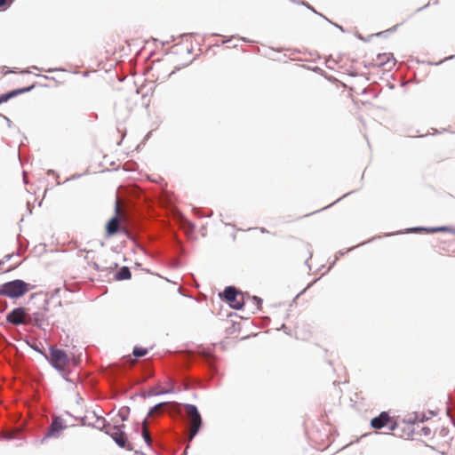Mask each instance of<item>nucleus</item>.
Segmentation results:
<instances>
[{"label": "nucleus", "instance_id": "obj_11", "mask_svg": "<svg viewBox=\"0 0 455 455\" xmlns=\"http://www.w3.org/2000/svg\"><path fill=\"white\" fill-rule=\"evenodd\" d=\"M34 87H35V84H33L29 87L22 88V89H16V90L9 92L7 93L2 94V95H0V104L7 102L9 100H11L18 95H20L24 92H29Z\"/></svg>", "mask_w": 455, "mask_h": 455}, {"label": "nucleus", "instance_id": "obj_12", "mask_svg": "<svg viewBox=\"0 0 455 455\" xmlns=\"http://www.w3.org/2000/svg\"><path fill=\"white\" fill-rule=\"evenodd\" d=\"M376 63L379 66L391 68L395 65V58L390 52L379 53L377 55Z\"/></svg>", "mask_w": 455, "mask_h": 455}, {"label": "nucleus", "instance_id": "obj_21", "mask_svg": "<svg viewBox=\"0 0 455 455\" xmlns=\"http://www.w3.org/2000/svg\"><path fill=\"white\" fill-rule=\"evenodd\" d=\"M92 267L97 271H103V267H100L98 263L92 262Z\"/></svg>", "mask_w": 455, "mask_h": 455}, {"label": "nucleus", "instance_id": "obj_24", "mask_svg": "<svg viewBox=\"0 0 455 455\" xmlns=\"http://www.w3.org/2000/svg\"><path fill=\"white\" fill-rule=\"evenodd\" d=\"M174 49H175V52H180L181 50V46L180 45H176Z\"/></svg>", "mask_w": 455, "mask_h": 455}, {"label": "nucleus", "instance_id": "obj_6", "mask_svg": "<svg viewBox=\"0 0 455 455\" xmlns=\"http://www.w3.org/2000/svg\"><path fill=\"white\" fill-rule=\"evenodd\" d=\"M223 297L231 307L241 309L244 305L246 296L235 287L228 286L223 291Z\"/></svg>", "mask_w": 455, "mask_h": 455}, {"label": "nucleus", "instance_id": "obj_18", "mask_svg": "<svg viewBox=\"0 0 455 455\" xmlns=\"http://www.w3.org/2000/svg\"><path fill=\"white\" fill-rule=\"evenodd\" d=\"M148 353V350L146 348L142 347H135L133 349V355L136 357H140L146 355Z\"/></svg>", "mask_w": 455, "mask_h": 455}, {"label": "nucleus", "instance_id": "obj_3", "mask_svg": "<svg viewBox=\"0 0 455 455\" xmlns=\"http://www.w3.org/2000/svg\"><path fill=\"white\" fill-rule=\"evenodd\" d=\"M45 357L51 365L60 372L65 371L70 363L68 355L64 350L55 347H50L49 355H45Z\"/></svg>", "mask_w": 455, "mask_h": 455}, {"label": "nucleus", "instance_id": "obj_2", "mask_svg": "<svg viewBox=\"0 0 455 455\" xmlns=\"http://www.w3.org/2000/svg\"><path fill=\"white\" fill-rule=\"evenodd\" d=\"M184 410L187 414V419L189 427L188 441L191 442L193 438L199 432L202 426V417L196 406L193 404H185Z\"/></svg>", "mask_w": 455, "mask_h": 455}, {"label": "nucleus", "instance_id": "obj_19", "mask_svg": "<svg viewBox=\"0 0 455 455\" xmlns=\"http://www.w3.org/2000/svg\"><path fill=\"white\" fill-rule=\"evenodd\" d=\"M165 403H161L151 408V410L148 412V416H153L155 413H156L164 405H165Z\"/></svg>", "mask_w": 455, "mask_h": 455}, {"label": "nucleus", "instance_id": "obj_7", "mask_svg": "<svg viewBox=\"0 0 455 455\" xmlns=\"http://www.w3.org/2000/svg\"><path fill=\"white\" fill-rule=\"evenodd\" d=\"M124 216L122 213V209L119 204V202L116 201V216L111 218L109 221L106 225V232L108 236H113L117 234L119 231H124L125 228H122L120 225L121 220Z\"/></svg>", "mask_w": 455, "mask_h": 455}, {"label": "nucleus", "instance_id": "obj_25", "mask_svg": "<svg viewBox=\"0 0 455 455\" xmlns=\"http://www.w3.org/2000/svg\"><path fill=\"white\" fill-rule=\"evenodd\" d=\"M204 355H205V356H206V357H208V358L212 357V355H211L210 353H204Z\"/></svg>", "mask_w": 455, "mask_h": 455}, {"label": "nucleus", "instance_id": "obj_13", "mask_svg": "<svg viewBox=\"0 0 455 455\" xmlns=\"http://www.w3.org/2000/svg\"><path fill=\"white\" fill-rule=\"evenodd\" d=\"M416 439L421 436H428L432 433V429L426 426L423 422H415Z\"/></svg>", "mask_w": 455, "mask_h": 455}, {"label": "nucleus", "instance_id": "obj_23", "mask_svg": "<svg viewBox=\"0 0 455 455\" xmlns=\"http://www.w3.org/2000/svg\"><path fill=\"white\" fill-rule=\"evenodd\" d=\"M441 434H442V435H446L448 434V430H447V429H445V428H443V429L441 430Z\"/></svg>", "mask_w": 455, "mask_h": 455}, {"label": "nucleus", "instance_id": "obj_16", "mask_svg": "<svg viewBox=\"0 0 455 455\" xmlns=\"http://www.w3.org/2000/svg\"><path fill=\"white\" fill-rule=\"evenodd\" d=\"M142 435H143V438L145 439V441L147 442V443L148 445H150L152 443V439L150 437L149 432L147 429V422L146 421H144V423H143Z\"/></svg>", "mask_w": 455, "mask_h": 455}, {"label": "nucleus", "instance_id": "obj_20", "mask_svg": "<svg viewBox=\"0 0 455 455\" xmlns=\"http://www.w3.org/2000/svg\"><path fill=\"white\" fill-rule=\"evenodd\" d=\"M169 392H171V390L157 388L156 390H155L153 392V395H157L166 394V393H169Z\"/></svg>", "mask_w": 455, "mask_h": 455}, {"label": "nucleus", "instance_id": "obj_22", "mask_svg": "<svg viewBox=\"0 0 455 455\" xmlns=\"http://www.w3.org/2000/svg\"><path fill=\"white\" fill-rule=\"evenodd\" d=\"M6 4V0H0V7H4Z\"/></svg>", "mask_w": 455, "mask_h": 455}, {"label": "nucleus", "instance_id": "obj_1", "mask_svg": "<svg viewBox=\"0 0 455 455\" xmlns=\"http://www.w3.org/2000/svg\"><path fill=\"white\" fill-rule=\"evenodd\" d=\"M32 287L29 283L17 279L0 286V294L10 298H20L27 293Z\"/></svg>", "mask_w": 455, "mask_h": 455}, {"label": "nucleus", "instance_id": "obj_10", "mask_svg": "<svg viewBox=\"0 0 455 455\" xmlns=\"http://www.w3.org/2000/svg\"><path fill=\"white\" fill-rule=\"evenodd\" d=\"M26 310L24 307H17L11 311L7 315L6 319L9 323L18 325L26 323Z\"/></svg>", "mask_w": 455, "mask_h": 455}, {"label": "nucleus", "instance_id": "obj_5", "mask_svg": "<svg viewBox=\"0 0 455 455\" xmlns=\"http://www.w3.org/2000/svg\"><path fill=\"white\" fill-rule=\"evenodd\" d=\"M390 430L395 436L403 439H416L415 422L402 421L401 423L392 424Z\"/></svg>", "mask_w": 455, "mask_h": 455}, {"label": "nucleus", "instance_id": "obj_15", "mask_svg": "<svg viewBox=\"0 0 455 455\" xmlns=\"http://www.w3.org/2000/svg\"><path fill=\"white\" fill-rule=\"evenodd\" d=\"M417 228L416 230H418ZM421 230H425L427 232L435 233V232H451L453 231L449 227H439V228H420Z\"/></svg>", "mask_w": 455, "mask_h": 455}, {"label": "nucleus", "instance_id": "obj_8", "mask_svg": "<svg viewBox=\"0 0 455 455\" xmlns=\"http://www.w3.org/2000/svg\"><path fill=\"white\" fill-rule=\"evenodd\" d=\"M392 424H395V421L387 411H382L378 417L371 420V426L375 429H380L386 426L390 427Z\"/></svg>", "mask_w": 455, "mask_h": 455}, {"label": "nucleus", "instance_id": "obj_4", "mask_svg": "<svg viewBox=\"0 0 455 455\" xmlns=\"http://www.w3.org/2000/svg\"><path fill=\"white\" fill-rule=\"evenodd\" d=\"M97 427L99 428H104L105 432L109 435L114 441L122 448H127L131 450L129 444H127L126 442V435L124 432L123 431V426H110L105 425V419H97Z\"/></svg>", "mask_w": 455, "mask_h": 455}, {"label": "nucleus", "instance_id": "obj_9", "mask_svg": "<svg viewBox=\"0 0 455 455\" xmlns=\"http://www.w3.org/2000/svg\"><path fill=\"white\" fill-rule=\"evenodd\" d=\"M66 428L64 420L60 417H54L45 437H59L60 432Z\"/></svg>", "mask_w": 455, "mask_h": 455}, {"label": "nucleus", "instance_id": "obj_14", "mask_svg": "<svg viewBox=\"0 0 455 455\" xmlns=\"http://www.w3.org/2000/svg\"><path fill=\"white\" fill-rule=\"evenodd\" d=\"M132 276L131 271L127 267H123L116 274V278L117 280H127Z\"/></svg>", "mask_w": 455, "mask_h": 455}, {"label": "nucleus", "instance_id": "obj_17", "mask_svg": "<svg viewBox=\"0 0 455 455\" xmlns=\"http://www.w3.org/2000/svg\"><path fill=\"white\" fill-rule=\"evenodd\" d=\"M246 299H251L256 306L257 309L261 308L262 299L260 298L256 297V296L251 297L250 295H246Z\"/></svg>", "mask_w": 455, "mask_h": 455}]
</instances>
